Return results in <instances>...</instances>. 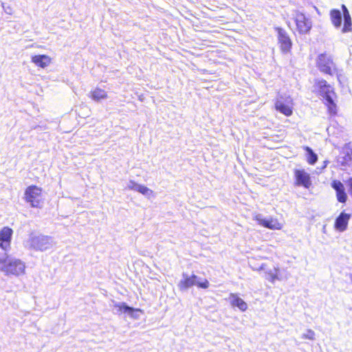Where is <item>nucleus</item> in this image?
<instances>
[{"mask_svg": "<svg viewBox=\"0 0 352 352\" xmlns=\"http://www.w3.org/2000/svg\"><path fill=\"white\" fill-rule=\"evenodd\" d=\"M24 200L30 204L31 207L40 208L44 201L43 190L36 185L28 186L24 192Z\"/></svg>", "mask_w": 352, "mask_h": 352, "instance_id": "nucleus-1", "label": "nucleus"}, {"mask_svg": "<svg viewBox=\"0 0 352 352\" xmlns=\"http://www.w3.org/2000/svg\"><path fill=\"white\" fill-rule=\"evenodd\" d=\"M0 265H2L1 270L6 274L19 276L25 272V265L19 259H10L6 254V257L0 258Z\"/></svg>", "mask_w": 352, "mask_h": 352, "instance_id": "nucleus-2", "label": "nucleus"}, {"mask_svg": "<svg viewBox=\"0 0 352 352\" xmlns=\"http://www.w3.org/2000/svg\"><path fill=\"white\" fill-rule=\"evenodd\" d=\"M316 67L323 74L329 76L339 74V69L332 57L326 53L320 54L316 59Z\"/></svg>", "mask_w": 352, "mask_h": 352, "instance_id": "nucleus-3", "label": "nucleus"}, {"mask_svg": "<svg viewBox=\"0 0 352 352\" xmlns=\"http://www.w3.org/2000/svg\"><path fill=\"white\" fill-rule=\"evenodd\" d=\"M293 108L294 102L289 96L284 98L281 96L274 102V109L287 117L293 114Z\"/></svg>", "mask_w": 352, "mask_h": 352, "instance_id": "nucleus-4", "label": "nucleus"}, {"mask_svg": "<svg viewBox=\"0 0 352 352\" xmlns=\"http://www.w3.org/2000/svg\"><path fill=\"white\" fill-rule=\"evenodd\" d=\"M274 29L277 33L278 44L280 51L284 54L290 52L292 41L287 32L280 27H276Z\"/></svg>", "mask_w": 352, "mask_h": 352, "instance_id": "nucleus-5", "label": "nucleus"}, {"mask_svg": "<svg viewBox=\"0 0 352 352\" xmlns=\"http://www.w3.org/2000/svg\"><path fill=\"white\" fill-rule=\"evenodd\" d=\"M294 20L298 34H305L309 32L312 27L311 21L304 13L296 12Z\"/></svg>", "mask_w": 352, "mask_h": 352, "instance_id": "nucleus-6", "label": "nucleus"}, {"mask_svg": "<svg viewBox=\"0 0 352 352\" xmlns=\"http://www.w3.org/2000/svg\"><path fill=\"white\" fill-rule=\"evenodd\" d=\"M294 185L296 186H303L305 188L309 189L311 185V178L310 174L305 169L299 168L294 170Z\"/></svg>", "mask_w": 352, "mask_h": 352, "instance_id": "nucleus-7", "label": "nucleus"}, {"mask_svg": "<svg viewBox=\"0 0 352 352\" xmlns=\"http://www.w3.org/2000/svg\"><path fill=\"white\" fill-rule=\"evenodd\" d=\"M197 276L192 274L190 276H184V278L179 282L178 286L181 290L186 289L197 285L199 288L207 289L210 283L207 279L201 282H197Z\"/></svg>", "mask_w": 352, "mask_h": 352, "instance_id": "nucleus-8", "label": "nucleus"}, {"mask_svg": "<svg viewBox=\"0 0 352 352\" xmlns=\"http://www.w3.org/2000/svg\"><path fill=\"white\" fill-rule=\"evenodd\" d=\"M30 248L36 251H44L50 248L51 238L47 236H38L30 239Z\"/></svg>", "mask_w": 352, "mask_h": 352, "instance_id": "nucleus-9", "label": "nucleus"}, {"mask_svg": "<svg viewBox=\"0 0 352 352\" xmlns=\"http://www.w3.org/2000/svg\"><path fill=\"white\" fill-rule=\"evenodd\" d=\"M12 234V229L8 226L0 230V248L3 250L10 249Z\"/></svg>", "mask_w": 352, "mask_h": 352, "instance_id": "nucleus-10", "label": "nucleus"}, {"mask_svg": "<svg viewBox=\"0 0 352 352\" xmlns=\"http://www.w3.org/2000/svg\"><path fill=\"white\" fill-rule=\"evenodd\" d=\"M314 86L317 90V91L324 98H325V96L327 93L329 92V95H333L336 97V94L334 91V89L331 87V86L327 83V80L324 79H318L315 80Z\"/></svg>", "mask_w": 352, "mask_h": 352, "instance_id": "nucleus-11", "label": "nucleus"}, {"mask_svg": "<svg viewBox=\"0 0 352 352\" xmlns=\"http://www.w3.org/2000/svg\"><path fill=\"white\" fill-rule=\"evenodd\" d=\"M331 187L335 190L337 200L342 204H345L348 196L345 190L344 184L340 180H333L331 184Z\"/></svg>", "mask_w": 352, "mask_h": 352, "instance_id": "nucleus-12", "label": "nucleus"}, {"mask_svg": "<svg viewBox=\"0 0 352 352\" xmlns=\"http://www.w3.org/2000/svg\"><path fill=\"white\" fill-rule=\"evenodd\" d=\"M351 214L342 212L336 219L333 227L339 232H344L347 229Z\"/></svg>", "mask_w": 352, "mask_h": 352, "instance_id": "nucleus-13", "label": "nucleus"}, {"mask_svg": "<svg viewBox=\"0 0 352 352\" xmlns=\"http://www.w3.org/2000/svg\"><path fill=\"white\" fill-rule=\"evenodd\" d=\"M341 9L343 16V25L341 32L344 34L351 32H352V19L350 12L344 4H342Z\"/></svg>", "mask_w": 352, "mask_h": 352, "instance_id": "nucleus-14", "label": "nucleus"}, {"mask_svg": "<svg viewBox=\"0 0 352 352\" xmlns=\"http://www.w3.org/2000/svg\"><path fill=\"white\" fill-rule=\"evenodd\" d=\"M256 220L260 226L270 230H280L283 228V224L276 218L265 219L256 217Z\"/></svg>", "mask_w": 352, "mask_h": 352, "instance_id": "nucleus-15", "label": "nucleus"}, {"mask_svg": "<svg viewBox=\"0 0 352 352\" xmlns=\"http://www.w3.org/2000/svg\"><path fill=\"white\" fill-rule=\"evenodd\" d=\"M51 58L47 55H34L32 57V62L37 67L45 68L51 63Z\"/></svg>", "mask_w": 352, "mask_h": 352, "instance_id": "nucleus-16", "label": "nucleus"}, {"mask_svg": "<svg viewBox=\"0 0 352 352\" xmlns=\"http://www.w3.org/2000/svg\"><path fill=\"white\" fill-rule=\"evenodd\" d=\"M336 98L333 95H329V92L327 93L325 96V102L324 104L327 108L328 113L331 116H335L337 114V104L334 101L333 98Z\"/></svg>", "mask_w": 352, "mask_h": 352, "instance_id": "nucleus-17", "label": "nucleus"}, {"mask_svg": "<svg viewBox=\"0 0 352 352\" xmlns=\"http://www.w3.org/2000/svg\"><path fill=\"white\" fill-rule=\"evenodd\" d=\"M330 20L335 28H340L342 26V13L338 9H332L329 12Z\"/></svg>", "mask_w": 352, "mask_h": 352, "instance_id": "nucleus-18", "label": "nucleus"}, {"mask_svg": "<svg viewBox=\"0 0 352 352\" xmlns=\"http://www.w3.org/2000/svg\"><path fill=\"white\" fill-rule=\"evenodd\" d=\"M89 97L94 101H100L108 98L107 92L100 87H96L90 91Z\"/></svg>", "mask_w": 352, "mask_h": 352, "instance_id": "nucleus-19", "label": "nucleus"}, {"mask_svg": "<svg viewBox=\"0 0 352 352\" xmlns=\"http://www.w3.org/2000/svg\"><path fill=\"white\" fill-rule=\"evenodd\" d=\"M230 304L232 307H238L241 311H245L248 309L247 303L236 294H230Z\"/></svg>", "mask_w": 352, "mask_h": 352, "instance_id": "nucleus-20", "label": "nucleus"}, {"mask_svg": "<svg viewBox=\"0 0 352 352\" xmlns=\"http://www.w3.org/2000/svg\"><path fill=\"white\" fill-rule=\"evenodd\" d=\"M304 151H306L307 162L310 165L315 164L318 161V155L314 152V151L309 146H305L303 147Z\"/></svg>", "mask_w": 352, "mask_h": 352, "instance_id": "nucleus-21", "label": "nucleus"}, {"mask_svg": "<svg viewBox=\"0 0 352 352\" xmlns=\"http://www.w3.org/2000/svg\"><path fill=\"white\" fill-rule=\"evenodd\" d=\"M129 188L133 190H136L144 195H149L153 194V190L146 186L143 185H138L134 182H133V186H130Z\"/></svg>", "mask_w": 352, "mask_h": 352, "instance_id": "nucleus-22", "label": "nucleus"}, {"mask_svg": "<svg viewBox=\"0 0 352 352\" xmlns=\"http://www.w3.org/2000/svg\"><path fill=\"white\" fill-rule=\"evenodd\" d=\"M118 308V311L121 312H129L131 316H133L135 311L142 312L140 309H134L126 305L125 303H121L116 305Z\"/></svg>", "mask_w": 352, "mask_h": 352, "instance_id": "nucleus-23", "label": "nucleus"}, {"mask_svg": "<svg viewBox=\"0 0 352 352\" xmlns=\"http://www.w3.org/2000/svg\"><path fill=\"white\" fill-rule=\"evenodd\" d=\"M278 269H274V271H269L266 272L265 278L271 283H274L276 280L278 279Z\"/></svg>", "mask_w": 352, "mask_h": 352, "instance_id": "nucleus-24", "label": "nucleus"}, {"mask_svg": "<svg viewBox=\"0 0 352 352\" xmlns=\"http://www.w3.org/2000/svg\"><path fill=\"white\" fill-rule=\"evenodd\" d=\"M303 339L314 340L315 339V333L311 329H308L305 333L302 336Z\"/></svg>", "mask_w": 352, "mask_h": 352, "instance_id": "nucleus-25", "label": "nucleus"}, {"mask_svg": "<svg viewBox=\"0 0 352 352\" xmlns=\"http://www.w3.org/2000/svg\"><path fill=\"white\" fill-rule=\"evenodd\" d=\"M346 183L349 186V192L352 195V177L349 178Z\"/></svg>", "mask_w": 352, "mask_h": 352, "instance_id": "nucleus-26", "label": "nucleus"}]
</instances>
